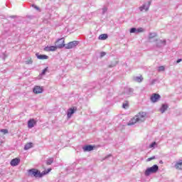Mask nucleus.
Masks as SVG:
<instances>
[{"instance_id": "1", "label": "nucleus", "mask_w": 182, "mask_h": 182, "mask_svg": "<svg viewBox=\"0 0 182 182\" xmlns=\"http://www.w3.org/2000/svg\"><path fill=\"white\" fill-rule=\"evenodd\" d=\"M146 119H147V112H140L128 122V126H133L136 123H143L146 122Z\"/></svg>"}, {"instance_id": "2", "label": "nucleus", "mask_w": 182, "mask_h": 182, "mask_svg": "<svg viewBox=\"0 0 182 182\" xmlns=\"http://www.w3.org/2000/svg\"><path fill=\"white\" fill-rule=\"evenodd\" d=\"M51 171L52 168H48L47 171H43L42 173H41V171H39L38 170L32 168L28 170V176H31V177L33 176V177H38L39 178H41V177H43V176H46V174H48Z\"/></svg>"}, {"instance_id": "3", "label": "nucleus", "mask_w": 182, "mask_h": 182, "mask_svg": "<svg viewBox=\"0 0 182 182\" xmlns=\"http://www.w3.org/2000/svg\"><path fill=\"white\" fill-rule=\"evenodd\" d=\"M158 171H159V166L154 165L153 166L146 168L144 174L146 177H148V176H150V174H154Z\"/></svg>"}, {"instance_id": "4", "label": "nucleus", "mask_w": 182, "mask_h": 182, "mask_svg": "<svg viewBox=\"0 0 182 182\" xmlns=\"http://www.w3.org/2000/svg\"><path fill=\"white\" fill-rule=\"evenodd\" d=\"M55 46H57L58 49H62V48H65V38H58V41L55 42Z\"/></svg>"}, {"instance_id": "5", "label": "nucleus", "mask_w": 182, "mask_h": 182, "mask_svg": "<svg viewBox=\"0 0 182 182\" xmlns=\"http://www.w3.org/2000/svg\"><path fill=\"white\" fill-rule=\"evenodd\" d=\"M150 5H151V1H148V3H144L142 6H141L139 9L141 12L145 11L147 12L150 8Z\"/></svg>"}, {"instance_id": "6", "label": "nucleus", "mask_w": 182, "mask_h": 182, "mask_svg": "<svg viewBox=\"0 0 182 182\" xmlns=\"http://www.w3.org/2000/svg\"><path fill=\"white\" fill-rule=\"evenodd\" d=\"M77 45H79V41H74L65 44L64 48L65 49H73V48H76Z\"/></svg>"}, {"instance_id": "7", "label": "nucleus", "mask_w": 182, "mask_h": 182, "mask_svg": "<svg viewBox=\"0 0 182 182\" xmlns=\"http://www.w3.org/2000/svg\"><path fill=\"white\" fill-rule=\"evenodd\" d=\"M133 92H134V90L133 88L125 87L123 95L125 96V97H129V96H132V95H133Z\"/></svg>"}, {"instance_id": "8", "label": "nucleus", "mask_w": 182, "mask_h": 182, "mask_svg": "<svg viewBox=\"0 0 182 182\" xmlns=\"http://www.w3.org/2000/svg\"><path fill=\"white\" fill-rule=\"evenodd\" d=\"M77 110V108L76 107H73V108H70L67 111V117L68 119H70L72 117V115L75 114V112Z\"/></svg>"}, {"instance_id": "9", "label": "nucleus", "mask_w": 182, "mask_h": 182, "mask_svg": "<svg viewBox=\"0 0 182 182\" xmlns=\"http://www.w3.org/2000/svg\"><path fill=\"white\" fill-rule=\"evenodd\" d=\"M161 97L160 95L154 93L151 96V102H152V103H156L160 100Z\"/></svg>"}, {"instance_id": "10", "label": "nucleus", "mask_w": 182, "mask_h": 182, "mask_svg": "<svg viewBox=\"0 0 182 182\" xmlns=\"http://www.w3.org/2000/svg\"><path fill=\"white\" fill-rule=\"evenodd\" d=\"M33 92L36 95H39V93H42L43 92V88L41 86L37 85L34 87V88L33 89Z\"/></svg>"}, {"instance_id": "11", "label": "nucleus", "mask_w": 182, "mask_h": 182, "mask_svg": "<svg viewBox=\"0 0 182 182\" xmlns=\"http://www.w3.org/2000/svg\"><path fill=\"white\" fill-rule=\"evenodd\" d=\"M36 126V120L31 119L28 121V129H32Z\"/></svg>"}, {"instance_id": "12", "label": "nucleus", "mask_w": 182, "mask_h": 182, "mask_svg": "<svg viewBox=\"0 0 182 182\" xmlns=\"http://www.w3.org/2000/svg\"><path fill=\"white\" fill-rule=\"evenodd\" d=\"M19 163H21V159L16 158L11 161L10 164H11V166H12V167H15V166H18V164H19Z\"/></svg>"}, {"instance_id": "13", "label": "nucleus", "mask_w": 182, "mask_h": 182, "mask_svg": "<svg viewBox=\"0 0 182 182\" xmlns=\"http://www.w3.org/2000/svg\"><path fill=\"white\" fill-rule=\"evenodd\" d=\"M156 46L157 48H163V46H166V40H157Z\"/></svg>"}, {"instance_id": "14", "label": "nucleus", "mask_w": 182, "mask_h": 182, "mask_svg": "<svg viewBox=\"0 0 182 182\" xmlns=\"http://www.w3.org/2000/svg\"><path fill=\"white\" fill-rule=\"evenodd\" d=\"M58 49V47L56 46H51L50 47H46L45 50L47 52H55Z\"/></svg>"}, {"instance_id": "15", "label": "nucleus", "mask_w": 182, "mask_h": 182, "mask_svg": "<svg viewBox=\"0 0 182 182\" xmlns=\"http://www.w3.org/2000/svg\"><path fill=\"white\" fill-rule=\"evenodd\" d=\"M36 56L40 59L41 60H43L45 59H48L49 57L46 55H41L39 53H36Z\"/></svg>"}, {"instance_id": "16", "label": "nucleus", "mask_w": 182, "mask_h": 182, "mask_svg": "<svg viewBox=\"0 0 182 182\" xmlns=\"http://www.w3.org/2000/svg\"><path fill=\"white\" fill-rule=\"evenodd\" d=\"M133 80L137 83H141L143 82V77L141 75L133 77Z\"/></svg>"}, {"instance_id": "17", "label": "nucleus", "mask_w": 182, "mask_h": 182, "mask_svg": "<svg viewBox=\"0 0 182 182\" xmlns=\"http://www.w3.org/2000/svg\"><path fill=\"white\" fill-rule=\"evenodd\" d=\"M95 147L92 145H87L84 147H82L83 151H92Z\"/></svg>"}, {"instance_id": "18", "label": "nucleus", "mask_w": 182, "mask_h": 182, "mask_svg": "<svg viewBox=\"0 0 182 182\" xmlns=\"http://www.w3.org/2000/svg\"><path fill=\"white\" fill-rule=\"evenodd\" d=\"M157 36V33H149V42H153V38Z\"/></svg>"}, {"instance_id": "19", "label": "nucleus", "mask_w": 182, "mask_h": 182, "mask_svg": "<svg viewBox=\"0 0 182 182\" xmlns=\"http://www.w3.org/2000/svg\"><path fill=\"white\" fill-rule=\"evenodd\" d=\"M167 109H168V105L167 104H163L160 108L161 113H164Z\"/></svg>"}, {"instance_id": "20", "label": "nucleus", "mask_w": 182, "mask_h": 182, "mask_svg": "<svg viewBox=\"0 0 182 182\" xmlns=\"http://www.w3.org/2000/svg\"><path fill=\"white\" fill-rule=\"evenodd\" d=\"M175 168H176V170H182V161H180L175 164Z\"/></svg>"}, {"instance_id": "21", "label": "nucleus", "mask_w": 182, "mask_h": 182, "mask_svg": "<svg viewBox=\"0 0 182 182\" xmlns=\"http://www.w3.org/2000/svg\"><path fill=\"white\" fill-rule=\"evenodd\" d=\"M33 147V144L31 142L27 143L24 146V150H29V149H32Z\"/></svg>"}, {"instance_id": "22", "label": "nucleus", "mask_w": 182, "mask_h": 182, "mask_svg": "<svg viewBox=\"0 0 182 182\" xmlns=\"http://www.w3.org/2000/svg\"><path fill=\"white\" fill-rule=\"evenodd\" d=\"M108 36L107 34H101L100 35V36L98 37V39L100 41H106V39H107Z\"/></svg>"}, {"instance_id": "23", "label": "nucleus", "mask_w": 182, "mask_h": 182, "mask_svg": "<svg viewBox=\"0 0 182 182\" xmlns=\"http://www.w3.org/2000/svg\"><path fill=\"white\" fill-rule=\"evenodd\" d=\"M52 163H53V158H49L48 159H47V161H46L47 166H50Z\"/></svg>"}, {"instance_id": "24", "label": "nucleus", "mask_w": 182, "mask_h": 182, "mask_svg": "<svg viewBox=\"0 0 182 182\" xmlns=\"http://www.w3.org/2000/svg\"><path fill=\"white\" fill-rule=\"evenodd\" d=\"M26 65H32L33 63V61L32 60V58H29L28 60L25 61Z\"/></svg>"}, {"instance_id": "25", "label": "nucleus", "mask_w": 182, "mask_h": 182, "mask_svg": "<svg viewBox=\"0 0 182 182\" xmlns=\"http://www.w3.org/2000/svg\"><path fill=\"white\" fill-rule=\"evenodd\" d=\"M130 33H137V28H132L130 29Z\"/></svg>"}, {"instance_id": "26", "label": "nucleus", "mask_w": 182, "mask_h": 182, "mask_svg": "<svg viewBox=\"0 0 182 182\" xmlns=\"http://www.w3.org/2000/svg\"><path fill=\"white\" fill-rule=\"evenodd\" d=\"M165 69H166V68H164V66H163V65L159 66V67L158 68V72H164Z\"/></svg>"}, {"instance_id": "27", "label": "nucleus", "mask_w": 182, "mask_h": 182, "mask_svg": "<svg viewBox=\"0 0 182 182\" xmlns=\"http://www.w3.org/2000/svg\"><path fill=\"white\" fill-rule=\"evenodd\" d=\"M157 146V143H156V141H154L149 145V149H154V146Z\"/></svg>"}, {"instance_id": "28", "label": "nucleus", "mask_w": 182, "mask_h": 182, "mask_svg": "<svg viewBox=\"0 0 182 182\" xmlns=\"http://www.w3.org/2000/svg\"><path fill=\"white\" fill-rule=\"evenodd\" d=\"M117 65V62L112 63L110 65H108V68H114Z\"/></svg>"}, {"instance_id": "29", "label": "nucleus", "mask_w": 182, "mask_h": 182, "mask_svg": "<svg viewBox=\"0 0 182 182\" xmlns=\"http://www.w3.org/2000/svg\"><path fill=\"white\" fill-rule=\"evenodd\" d=\"M123 109H127L129 107V102H125L122 105Z\"/></svg>"}, {"instance_id": "30", "label": "nucleus", "mask_w": 182, "mask_h": 182, "mask_svg": "<svg viewBox=\"0 0 182 182\" xmlns=\"http://www.w3.org/2000/svg\"><path fill=\"white\" fill-rule=\"evenodd\" d=\"M32 6L34 8V9H36V11H39V12H41V9L38 6L33 4Z\"/></svg>"}, {"instance_id": "31", "label": "nucleus", "mask_w": 182, "mask_h": 182, "mask_svg": "<svg viewBox=\"0 0 182 182\" xmlns=\"http://www.w3.org/2000/svg\"><path fill=\"white\" fill-rule=\"evenodd\" d=\"M144 30L143 29V28H139L138 29H136V33H140V32H144Z\"/></svg>"}, {"instance_id": "32", "label": "nucleus", "mask_w": 182, "mask_h": 182, "mask_svg": "<svg viewBox=\"0 0 182 182\" xmlns=\"http://www.w3.org/2000/svg\"><path fill=\"white\" fill-rule=\"evenodd\" d=\"M107 12V7H104L102 9V15H105Z\"/></svg>"}, {"instance_id": "33", "label": "nucleus", "mask_w": 182, "mask_h": 182, "mask_svg": "<svg viewBox=\"0 0 182 182\" xmlns=\"http://www.w3.org/2000/svg\"><path fill=\"white\" fill-rule=\"evenodd\" d=\"M46 72H48V67L43 70L41 75H46Z\"/></svg>"}, {"instance_id": "34", "label": "nucleus", "mask_w": 182, "mask_h": 182, "mask_svg": "<svg viewBox=\"0 0 182 182\" xmlns=\"http://www.w3.org/2000/svg\"><path fill=\"white\" fill-rule=\"evenodd\" d=\"M0 132L4 133V134H6L8 133V129H1Z\"/></svg>"}, {"instance_id": "35", "label": "nucleus", "mask_w": 182, "mask_h": 182, "mask_svg": "<svg viewBox=\"0 0 182 182\" xmlns=\"http://www.w3.org/2000/svg\"><path fill=\"white\" fill-rule=\"evenodd\" d=\"M104 56H106V52L102 51L100 53V58H103Z\"/></svg>"}, {"instance_id": "36", "label": "nucleus", "mask_w": 182, "mask_h": 182, "mask_svg": "<svg viewBox=\"0 0 182 182\" xmlns=\"http://www.w3.org/2000/svg\"><path fill=\"white\" fill-rule=\"evenodd\" d=\"M154 159H156V156H154L151 158H148L147 161H151V160H154Z\"/></svg>"}, {"instance_id": "37", "label": "nucleus", "mask_w": 182, "mask_h": 182, "mask_svg": "<svg viewBox=\"0 0 182 182\" xmlns=\"http://www.w3.org/2000/svg\"><path fill=\"white\" fill-rule=\"evenodd\" d=\"M156 82H157V80H152L150 82V85H154V83H156Z\"/></svg>"}, {"instance_id": "38", "label": "nucleus", "mask_w": 182, "mask_h": 182, "mask_svg": "<svg viewBox=\"0 0 182 182\" xmlns=\"http://www.w3.org/2000/svg\"><path fill=\"white\" fill-rule=\"evenodd\" d=\"M109 157H112V154H109V155L106 156L103 159V160H107V159H109Z\"/></svg>"}, {"instance_id": "39", "label": "nucleus", "mask_w": 182, "mask_h": 182, "mask_svg": "<svg viewBox=\"0 0 182 182\" xmlns=\"http://www.w3.org/2000/svg\"><path fill=\"white\" fill-rule=\"evenodd\" d=\"M182 59L179 58L177 60L176 63H180V62H181Z\"/></svg>"}, {"instance_id": "40", "label": "nucleus", "mask_w": 182, "mask_h": 182, "mask_svg": "<svg viewBox=\"0 0 182 182\" xmlns=\"http://www.w3.org/2000/svg\"><path fill=\"white\" fill-rule=\"evenodd\" d=\"M10 18L14 19V18H16V16H10Z\"/></svg>"}, {"instance_id": "41", "label": "nucleus", "mask_w": 182, "mask_h": 182, "mask_svg": "<svg viewBox=\"0 0 182 182\" xmlns=\"http://www.w3.org/2000/svg\"><path fill=\"white\" fill-rule=\"evenodd\" d=\"M159 163H160L161 164H163V161H160Z\"/></svg>"}]
</instances>
